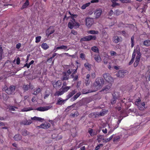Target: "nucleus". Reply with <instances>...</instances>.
I'll return each mask as SVG.
<instances>
[{"label": "nucleus", "instance_id": "obj_1", "mask_svg": "<svg viewBox=\"0 0 150 150\" xmlns=\"http://www.w3.org/2000/svg\"><path fill=\"white\" fill-rule=\"evenodd\" d=\"M104 83V80L103 78L100 77L97 78L93 82L92 88L94 92L98 91L103 86Z\"/></svg>", "mask_w": 150, "mask_h": 150}, {"label": "nucleus", "instance_id": "obj_2", "mask_svg": "<svg viewBox=\"0 0 150 150\" xmlns=\"http://www.w3.org/2000/svg\"><path fill=\"white\" fill-rule=\"evenodd\" d=\"M69 13L70 15L71 16V18L72 19L68 23V26L69 28L72 29L73 28H79L80 26L79 23L77 22L74 19V18H76L77 17V15L71 14L70 11H69Z\"/></svg>", "mask_w": 150, "mask_h": 150}, {"label": "nucleus", "instance_id": "obj_3", "mask_svg": "<svg viewBox=\"0 0 150 150\" xmlns=\"http://www.w3.org/2000/svg\"><path fill=\"white\" fill-rule=\"evenodd\" d=\"M96 39V35H89L83 37L80 39V42L89 41L91 40H95Z\"/></svg>", "mask_w": 150, "mask_h": 150}, {"label": "nucleus", "instance_id": "obj_4", "mask_svg": "<svg viewBox=\"0 0 150 150\" xmlns=\"http://www.w3.org/2000/svg\"><path fill=\"white\" fill-rule=\"evenodd\" d=\"M103 79L108 83H112L113 81V79L110 75L108 73H105L103 75Z\"/></svg>", "mask_w": 150, "mask_h": 150}, {"label": "nucleus", "instance_id": "obj_5", "mask_svg": "<svg viewBox=\"0 0 150 150\" xmlns=\"http://www.w3.org/2000/svg\"><path fill=\"white\" fill-rule=\"evenodd\" d=\"M136 52L137 55L136 57L134 63V67H137L139 64L141 55L139 50H137Z\"/></svg>", "mask_w": 150, "mask_h": 150}, {"label": "nucleus", "instance_id": "obj_6", "mask_svg": "<svg viewBox=\"0 0 150 150\" xmlns=\"http://www.w3.org/2000/svg\"><path fill=\"white\" fill-rule=\"evenodd\" d=\"M15 86H11L5 90V92L8 95L14 94L15 90Z\"/></svg>", "mask_w": 150, "mask_h": 150}, {"label": "nucleus", "instance_id": "obj_7", "mask_svg": "<svg viewBox=\"0 0 150 150\" xmlns=\"http://www.w3.org/2000/svg\"><path fill=\"white\" fill-rule=\"evenodd\" d=\"M112 86V83H108L103 88L100 92L102 91H104L105 93H106L108 92V90L111 88Z\"/></svg>", "mask_w": 150, "mask_h": 150}, {"label": "nucleus", "instance_id": "obj_8", "mask_svg": "<svg viewBox=\"0 0 150 150\" xmlns=\"http://www.w3.org/2000/svg\"><path fill=\"white\" fill-rule=\"evenodd\" d=\"M104 115V114L101 112H93L90 114L88 115V117L91 118H94L100 115L103 116Z\"/></svg>", "mask_w": 150, "mask_h": 150}, {"label": "nucleus", "instance_id": "obj_9", "mask_svg": "<svg viewBox=\"0 0 150 150\" xmlns=\"http://www.w3.org/2000/svg\"><path fill=\"white\" fill-rule=\"evenodd\" d=\"M52 106H46L44 107H40L37 108L35 110L38 111L43 112L45 111H47L50 109L52 107Z\"/></svg>", "mask_w": 150, "mask_h": 150}, {"label": "nucleus", "instance_id": "obj_10", "mask_svg": "<svg viewBox=\"0 0 150 150\" xmlns=\"http://www.w3.org/2000/svg\"><path fill=\"white\" fill-rule=\"evenodd\" d=\"M51 126L50 123L47 122H45L42 123L40 126H37V127L39 128H43L45 129H47L49 128Z\"/></svg>", "mask_w": 150, "mask_h": 150}, {"label": "nucleus", "instance_id": "obj_11", "mask_svg": "<svg viewBox=\"0 0 150 150\" xmlns=\"http://www.w3.org/2000/svg\"><path fill=\"white\" fill-rule=\"evenodd\" d=\"M86 25L88 27H90L94 23L93 19L90 18H87L86 19Z\"/></svg>", "mask_w": 150, "mask_h": 150}, {"label": "nucleus", "instance_id": "obj_12", "mask_svg": "<svg viewBox=\"0 0 150 150\" xmlns=\"http://www.w3.org/2000/svg\"><path fill=\"white\" fill-rule=\"evenodd\" d=\"M55 31V30L53 27L50 26L46 31V35L48 37L50 35L53 33Z\"/></svg>", "mask_w": 150, "mask_h": 150}, {"label": "nucleus", "instance_id": "obj_13", "mask_svg": "<svg viewBox=\"0 0 150 150\" xmlns=\"http://www.w3.org/2000/svg\"><path fill=\"white\" fill-rule=\"evenodd\" d=\"M62 83L61 81L59 80L56 82H53L52 84L54 88L56 89H58L60 87Z\"/></svg>", "mask_w": 150, "mask_h": 150}, {"label": "nucleus", "instance_id": "obj_14", "mask_svg": "<svg viewBox=\"0 0 150 150\" xmlns=\"http://www.w3.org/2000/svg\"><path fill=\"white\" fill-rule=\"evenodd\" d=\"M127 73V71L124 70H120L118 71L116 75L117 77H123Z\"/></svg>", "mask_w": 150, "mask_h": 150}, {"label": "nucleus", "instance_id": "obj_15", "mask_svg": "<svg viewBox=\"0 0 150 150\" xmlns=\"http://www.w3.org/2000/svg\"><path fill=\"white\" fill-rule=\"evenodd\" d=\"M122 38L120 37H119L117 35L114 36L112 38L113 42L115 43H117L122 41Z\"/></svg>", "mask_w": 150, "mask_h": 150}, {"label": "nucleus", "instance_id": "obj_16", "mask_svg": "<svg viewBox=\"0 0 150 150\" xmlns=\"http://www.w3.org/2000/svg\"><path fill=\"white\" fill-rule=\"evenodd\" d=\"M102 13V10L99 8L96 10L94 13V15L96 18H98L100 16Z\"/></svg>", "mask_w": 150, "mask_h": 150}, {"label": "nucleus", "instance_id": "obj_17", "mask_svg": "<svg viewBox=\"0 0 150 150\" xmlns=\"http://www.w3.org/2000/svg\"><path fill=\"white\" fill-rule=\"evenodd\" d=\"M67 100L66 99L63 100L62 98H58L56 104L57 105H62L64 104Z\"/></svg>", "mask_w": 150, "mask_h": 150}, {"label": "nucleus", "instance_id": "obj_18", "mask_svg": "<svg viewBox=\"0 0 150 150\" xmlns=\"http://www.w3.org/2000/svg\"><path fill=\"white\" fill-rule=\"evenodd\" d=\"M32 123V122L31 120H23L20 122V124L21 125H29Z\"/></svg>", "mask_w": 150, "mask_h": 150}, {"label": "nucleus", "instance_id": "obj_19", "mask_svg": "<svg viewBox=\"0 0 150 150\" xmlns=\"http://www.w3.org/2000/svg\"><path fill=\"white\" fill-rule=\"evenodd\" d=\"M76 90H73L72 91L70 92L69 94L66 96L67 100H68L69 98H70L71 97H72L73 95L75 94L76 92Z\"/></svg>", "mask_w": 150, "mask_h": 150}, {"label": "nucleus", "instance_id": "obj_20", "mask_svg": "<svg viewBox=\"0 0 150 150\" xmlns=\"http://www.w3.org/2000/svg\"><path fill=\"white\" fill-rule=\"evenodd\" d=\"M139 109L140 110H143L144 109L145 104L144 102L142 103L137 105Z\"/></svg>", "mask_w": 150, "mask_h": 150}, {"label": "nucleus", "instance_id": "obj_21", "mask_svg": "<svg viewBox=\"0 0 150 150\" xmlns=\"http://www.w3.org/2000/svg\"><path fill=\"white\" fill-rule=\"evenodd\" d=\"M67 49V46L66 45H62L59 47H57L55 49H54V50H56V51L55 52H56V51H57L59 49H63L64 50H66V51H68L69 50V49Z\"/></svg>", "mask_w": 150, "mask_h": 150}, {"label": "nucleus", "instance_id": "obj_22", "mask_svg": "<svg viewBox=\"0 0 150 150\" xmlns=\"http://www.w3.org/2000/svg\"><path fill=\"white\" fill-rule=\"evenodd\" d=\"M113 97L112 99L111 100V103L112 104H114L116 103V99L117 98V96H116L115 93L112 94Z\"/></svg>", "mask_w": 150, "mask_h": 150}, {"label": "nucleus", "instance_id": "obj_23", "mask_svg": "<svg viewBox=\"0 0 150 150\" xmlns=\"http://www.w3.org/2000/svg\"><path fill=\"white\" fill-rule=\"evenodd\" d=\"M81 95L80 92L77 93L76 95H75L71 99V101H73L76 100L77 98H78Z\"/></svg>", "mask_w": 150, "mask_h": 150}, {"label": "nucleus", "instance_id": "obj_24", "mask_svg": "<svg viewBox=\"0 0 150 150\" xmlns=\"http://www.w3.org/2000/svg\"><path fill=\"white\" fill-rule=\"evenodd\" d=\"M69 75L67 74V72H64L63 73V76L62 78V80H67L69 79Z\"/></svg>", "mask_w": 150, "mask_h": 150}, {"label": "nucleus", "instance_id": "obj_25", "mask_svg": "<svg viewBox=\"0 0 150 150\" xmlns=\"http://www.w3.org/2000/svg\"><path fill=\"white\" fill-rule=\"evenodd\" d=\"M82 93L83 94H87L89 93L94 92L93 89L91 90H87L86 89H83L82 91Z\"/></svg>", "mask_w": 150, "mask_h": 150}, {"label": "nucleus", "instance_id": "obj_26", "mask_svg": "<svg viewBox=\"0 0 150 150\" xmlns=\"http://www.w3.org/2000/svg\"><path fill=\"white\" fill-rule=\"evenodd\" d=\"M94 57L95 61L98 63L100 61L101 58L98 54H96L94 55Z\"/></svg>", "mask_w": 150, "mask_h": 150}, {"label": "nucleus", "instance_id": "obj_27", "mask_svg": "<svg viewBox=\"0 0 150 150\" xmlns=\"http://www.w3.org/2000/svg\"><path fill=\"white\" fill-rule=\"evenodd\" d=\"M84 66L86 69L90 71L91 70L92 65L88 62H86L84 64Z\"/></svg>", "mask_w": 150, "mask_h": 150}, {"label": "nucleus", "instance_id": "obj_28", "mask_svg": "<svg viewBox=\"0 0 150 150\" xmlns=\"http://www.w3.org/2000/svg\"><path fill=\"white\" fill-rule=\"evenodd\" d=\"M14 140L16 141L20 140L22 139V136L19 134H17L15 135L13 137Z\"/></svg>", "mask_w": 150, "mask_h": 150}, {"label": "nucleus", "instance_id": "obj_29", "mask_svg": "<svg viewBox=\"0 0 150 150\" xmlns=\"http://www.w3.org/2000/svg\"><path fill=\"white\" fill-rule=\"evenodd\" d=\"M71 88L70 86H66L65 87L62 86V87L61 89H62V91L64 93L66 92H67Z\"/></svg>", "mask_w": 150, "mask_h": 150}, {"label": "nucleus", "instance_id": "obj_30", "mask_svg": "<svg viewBox=\"0 0 150 150\" xmlns=\"http://www.w3.org/2000/svg\"><path fill=\"white\" fill-rule=\"evenodd\" d=\"M29 5V0H26L25 2L23 4L22 7V9L26 8Z\"/></svg>", "mask_w": 150, "mask_h": 150}, {"label": "nucleus", "instance_id": "obj_31", "mask_svg": "<svg viewBox=\"0 0 150 150\" xmlns=\"http://www.w3.org/2000/svg\"><path fill=\"white\" fill-rule=\"evenodd\" d=\"M92 51L96 53H99V50L98 48L96 46H94L91 48Z\"/></svg>", "mask_w": 150, "mask_h": 150}, {"label": "nucleus", "instance_id": "obj_32", "mask_svg": "<svg viewBox=\"0 0 150 150\" xmlns=\"http://www.w3.org/2000/svg\"><path fill=\"white\" fill-rule=\"evenodd\" d=\"M143 45L144 46L149 47L150 45V40H146L144 41Z\"/></svg>", "mask_w": 150, "mask_h": 150}, {"label": "nucleus", "instance_id": "obj_33", "mask_svg": "<svg viewBox=\"0 0 150 150\" xmlns=\"http://www.w3.org/2000/svg\"><path fill=\"white\" fill-rule=\"evenodd\" d=\"M118 1V0H111V1L112 3V6L114 7L117 6H119V4L116 3V1Z\"/></svg>", "mask_w": 150, "mask_h": 150}, {"label": "nucleus", "instance_id": "obj_34", "mask_svg": "<svg viewBox=\"0 0 150 150\" xmlns=\"http://www.w3.org/2000/svg\"><path fill=\"white\" fill-rule=\"evenodd\" d=\"M83 101L86 103H89L92 101V99L90 98H86L83 99Z\"/></svg>", "mask_w": 150, "mask_h": 150}, {"label": "nucleus", "instance_id": "obj_35", "mask_svg": "<svg viewBox=\"0 0 150 150\" xmlns=\"http://www.w3.org/2000/svg\"><path fill=\"white\" fill-rule=\"evenodd\" d=\"M41 46L42 48L45 50L47 49L49 47V46L46 43H43L41 45Z\"/></svg>", "mask_w": 150, "mask_h": 150}, {"label": "nucleus", "instance_id": "obj_36", "mask_svg": "<svg viewBox=\"0 0 150 150\" xmlns=\"http://www.w3.org/2000/svg\"><path fill=\"white\" fill-rule=\"evenodd\" d=\"M87 33L91 34H98L99 33L98 31L94 30H89L88 31Z\"/></svg>", "mask_w": 150, "mask_h": 150}, {"label": "nucleus", "instance_id": "obj_37", "mask_svg": "<svg viewBox=\"0 0 150 150\" xmlns=\"http://www.w3.org/2000/svg\"><path fill=\"white\" fill-rule=\"evenodd\" d=\"M63 94H64V93L63 92V91H57L55 92V93L54 94V96H61V95H63Z\"/></svg>", "mask_w": 150, "mask_h": 150}, {"label": "nucleus", "instance_id": "obj_38", "mask_svg": "<svg viewBox=\"0 0 150 150\" xmlns=\"http://www.w3.org/2000/svg\"><path fill=\"white\" fill-rule=\"evenodd\" d=\"M79 113L77 111H76L74 113H71L70 116L72 117H77L79 115Z\"/></svg>", "mask_w": 150, "mask_h": 150}, {"label": "nucleus", "instance_id": "obj_39", "mask_svg": "<svg viewBox=\"0 0 150 150\" xmlns=\"http://www.w3.org/2000/svg\"><path fill=\"white\" fill-rule=\"evenodd\" d=\"M35 90L33 93L34 95H36L39 93L41 91L40 89V88L35 89Z\"/></svg>", "mask_w": 150, "mask_h": 150}, {"label": "nucleus", "instance_id": "obj_40", "mask_svg": "<svg viewBox=\"0 0 150 150\" xmlns=\"http://www.w3.org/2000/svg\"><path fill=\"white\" fill-rule=\"evenodd\" d=\"M120 139V136H117L115 137H114L113 139V141L114 142H116L119 141Z\"/></svg>", "mask_w": 150, "mask_h": 150}, {"label": "nucleus", "instance_id": "obj_41", "mask_svg": "<svg viewBox=\"0 0 150 150\" xmlns=\"http://www.w3.org/2000/svg\"><path fill=\"white\" fill-rule=\"evenodd\" d=\"M29 134L28 132L25 129L23 130L22 132V134L24 136H26Z\"/></svg>", "mask_w": 150, "mask_h": 150}, {"label": "nucleus", "instance_id": "obj_42", "mask_svg": "<svg viewBox=\"0 0 150 150\" xmlns=\"http://www.w3.org/2000/svg\"><path fill=\"white\" fill-rule=\"evenodd\" d=\"M131 47H133L134 45V37L133 35L131 38Z\"/></svg>", "mask_w": 150, "mask_h": 150}, {"label": "nucleus", "instance_id": "obj_43", "mask_svg": "<svg viewBox=\"0 0 150 150\" xmlns=\"http://www.w3.org/2000/svg\"><path fill=\"white\" fill-rule=\"evenodd\" d=\"M3 54V50L2 47H0V60L2 58V55Z\"/></svg>", "mask_w": 150, "mask_h": 150}, {"label": "nucleus", "instance_id": "obj_44", "mask_svg": "<svg viewBox=\"0 0 150 150\" xmlns=\"http://www.w3.org/2000/svg\"><path fill=\"white\" fill-rule=\"evenodd\" d=\"M29 88V85H25L23 86V88L25 91L28 90Z\"/></svg>", "mask_w": 150, "mask_h": 150}, {"label": "nucleus", "instance_id": "obj_45", "mask_svg": "<svg viewBox=\"0 0 150 150\" xmlns=\"http://www.w3.org/2000/svg\"><path fill=\"white\" fill-rule=\"evenodd\" d=\"M137 50H136L135 49L134 50L132 54V58H133L134 59H135L136 57V53H137L136 51ZM137 50H139L140 51L139 49Z\"/></svg>", "mask_w": 150, "mask_h": 150}, {"label": "nucleus", "instance_id": "obj_46", "mask_svg": "<svg viewBox=\"0 0 150 150\" xmlns=\"http://www.w3.org/2000/svg\"><path fill=\"white\" fill-rule=\"evenodd\" d=\"M41 37L40 36H38L35 38V41L36 43H38L41 40Z\"/></svg>", "mask_w": 150, "mask_h": 150}, {"label": "nucleus", "instance_id": "obj_47", "mask_svg": "<svg viewBox=\"0 0 150 150\" xmlns=\"http://www.w3.org/2000/svg\"><path fill=\"white\" fill-rule=\"evenodd\" d=\"M88 132L91 136L94 135V134L93 133V129L91 128H89L88 130Z\"/></svg>", "mask_w": 150, "mask_h": 150}, {"label": "nucleus", "instance_id": "obj_48", "mask_svg": "<svg viewBox=\"0 0 150 150\" xmlns=\"http://www.w3.org/2000/svg\"><path fill=\"white\" fill-rule=\"evenodd\" d=\"M77 68H76V69H73V71L72 74L71 75V76L72 78H74V74H75L77 72Z\"/></svg>", "mask_w": 150, "mask_h": 150}, {"label": "nucleus", "instance_id": "obj_49", "mask_svg": "<svg viewBox=\"0 0 150 150\" xmlns=\"http://www.w3.org/2000/svg\"><path fill=\"white\" fill-rule=\"evenodd\" d=\"M80 57L83 60H84L85 58V55L84 53H81L80 54Z\"/></svg>", "mask_w": 150, "mask_h": 150}, {"label": "nucleus", "instance_id": "obj_50", "mask_svg": "<svg viewBox=\"0 0 150 150\" xmlns=\"http://www.w3.org/2000/svg\"><path fill=\"white\" fill-rule=\"evenodd\" d=\"M122 3H127L130 2V0H119Z\"/></svg>", "mask_w": 150, "mask_h": 150}, {"label": "nucleus", "instance_id": "obj_51", "mask_svg": "<svg viewBox=\"0 0 150 150\" xmlns=\"http://www.w3.org/2000/svg\"><path fill=\"white\" fill-rule=\"evenodd\" d=\"M141 100L140 98H138L137 99L136 101L135 102V104L136 105L140 103V102Z\"/></svg>", "mask_w": 150, "mask_h": 150}, {"label": "nucleus", "instance_id": "obj_52", "mask_svg": "<svg viewBox=\"0 0 150 150\" xmlns=\"http://www.w3.org/2000/svg\"><path fill=\"white\" fill-rule=\"evenodd\" d=\"M71 33L74 35H76L78 34L77 32L74 30H71Z\"/></svg>", "mask_w": 150, "mask_h": 150}, {"label": "nucleus", "instance_id": "obj_53", "mask_svg": "<svg viewBox=\"0 0 150 150\" xmlns=\"http://www.w3.org/2000/svg\"><path fill=\"white\" fill-rule=\"evenodd\" d=\"M103 144H100L98 145L96 147L95 149L96 150H98L100 148V147L103 146Z\"/></svg>", "mask_w": 150, "mask_h": 150}, {"label": "nucleus", "instance_id": "obj_54", "mask_svg": "<svg viewBox=\"0 0 150 150\" xmlns=\"http://www.w3.org/2000/svg\"><path fill=\"white\" fill-rule=\"evenodd\" d=\"M33 110V109L32 108H29L28 109H23V111H28L31 110Z\"/></svg>", "mask_w": 150, "mask_h": 150}, {"label": "nucleus", "instance_id": "obj_55", "mask_svg": "<svg viewBox=\"0 0 150 150\" xmlns=\"http://www.w3.org/2000/svg\"><path fill=\"white\" fill-rule=\"evenodd\" d=\"M21 44L20 43H18L16 45V48L18 49H20V47H21Z\"/></svg>", "mask_w": 150, "mask_h": 150}, {"label": "nucleus", "instance_id": "obj_56", "mask_svg": "<svg viewBox=\"0 0 150 150\" xmlns=\"http://www.w3.org/2000/svg\"><path fill=\"white\" fill-rule=\"evenodd\" d=\"M117 53L116 52L112 51L110 52V55L111 56L116 55Z\"/></svg>", "mask_w": 150, "mask_h": 150}, {"label": "nucleus", "instance_id": "obj_57", "mask_svg": "<svg viewBox=\"0 0 150 150\" xmlns=\"http://www.w3.org/2000/svg\"><path fill=\"white\" fill-rule=\"evenodd\" d=\"M96 76V74L94 72H93L91 73V77L93 79H94L95 78Z\"/></svg>", "mask_w": 150, "mask_h": 150}, {"label": "nucleus", "instance_id": "obj_58", "mask_svg": "<svg viewBox=\"0 0 150 150\" xmlns=\"http://www.w3.org/2000/svg\"><path fill=\"white\" fill-rule=\"evenodd\" d=\"M16 64H19L20 63V59L19 57H18L17 58L16 60Z\"/></svg>", "mask_w": 150, "mask_h": 150}, {"label": "nucleus", "instance_id": "obj_59", "mask_svg": "<svg viewBox=\"0 0 150 150\" xmlns=\"http://www.w3.org/2000/svg\"><path fill=\"white\" fill-rule=\"evenodd\" d=\"M134 59L132 58L131 60L129 63V65H131L134 62Z\"/></svg>", "mask_w": 150, "mask_h": 150}, {"label": "nucleus", "instance_id": "obj_60", "mask_svg": "<svg viewBox=\"0 0 150 150\" xmlns=\"http://www.w3.org/2000/svg\"><path fill=\"white\" fill-rule=\"evenodd\" d=\"M119 126V125L117 123V124L116 125H114L113 126V129L115 130V129H116L117 127H118Z\"/></svg>", "mask_w": 150, "mask_h": 150}, {"label": "nucleus", "instance_id": "obj_61", "mask_svg": "<svg viewBox=\"0 0 150 150\" xmlns=\"http://www.w3.org/2000/svg\"><path fill=\"white\" fill-rule=\"evenodd\" d=\"M72 72V69H71V70H70V69L68 70L67 71V73L68 75L69 76L71 73Z\"/></svg>", "mask_w": 150, "mask_h": 150}, {"label": "nucleus", "instance_id": "obj_62", "mask_svg": "<svg viewBox=\"0 0 150 150\" xmlns=\"http://www.w3.org/2000/svg\"><path fill=\"white\" fill-rule=\"evenodd\" d=\"M15 108H17L16 107L11 106L10 108V110L13 111L15 110Z\"/></svg>", "mask_w": 150, "mask_h": 150}, {"label": "nucleus", "instance_id": "obj_63", "mask_svg": "<svg viewBox=\"0 0 150 150\" xmlns=\"http://www.w3.org/2000/svg\"><path fill=\"white\" fill-rule=\"evenodd\" d=\"M108 59L106 58H104L103 59L104 63L105 64H107L108 63Z\"/></svg>", "mask_w": 150, "mask_h": 150}, {"label": "nucleus", "instance_id": "obj_64", "mask_svg": "<svg viewBox=\"0 0 150 150\" xmlns=\"http://www.w3.org/2000/svg\"><path fill=\"white\" fill-rule=\"evenodd\" d=\"M52 58L51 57L47 59V62L49 63H51L52 62Z\"/></svg>", "mask_w": 150, "mask_h": 150}]
</instances>
